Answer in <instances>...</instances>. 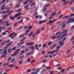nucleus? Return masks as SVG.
Masks as SVG:
<instances>
[{"label": "nucleus", "mask_w": 74, "mask_h": 74, "mask_svg": "<svg viewBox=\"0 0 74 74\" xmlns=\"http://www.w3.org/2000/svg\"><path fill=\"white\" fill-rule=\"evenodd\" d=\"M11 45V43H10V44L6 45V47L4 48V50L1 53V56L0 57L1 58H5V55H6V54L7 53L8 51L7 50H6V49H7L8 47H10Z\"/></svg>", "instance_id": "nucleus-1"}, {"label": "nucleus", "mask_w": 74, "mask_h": 74, "mask_svg": "<svg viewBox=\"0 0 74 74\" xmlns=\"http://www.w3.org/2000/svg\"><path fill=\"white\" fill-rule=\"evenodd\" d=\"M58 44L59 45H60V46H62L64 45V42H62V41L61 40L58 42Z\"/></svg>", "instance_id": "nucleus-2"}, {"label": "nucleus", "mask_w": 74, "mask_h": 74, "mask_svg": "<svg viewBox=\"0 0 74 74\" xmlns=\"http://www.w3.org/2000/svg\"><path fill=\"white\" fill-rule=\"evenodd\" d=\"M53 21L52 20H50L48 22L46 23L47 25H51L52 24H53Z\"/></svg>", "instance_id": "nucleus-3"}, {"label": "nucleus", "mask_w": 74, "mask_h": 74, "mask_svg": "<svg viewBox=\"0 0 74 74\" xmlns=\"http://www.w3.org/2000/svg\"><path fill=\"white\" fill-rule=\"evenodd\" d=\"M71 21V23H73V22H74V18H72L69 19V20L66 23V24H68V23H69Z\"/></svg>", "instance_id": "nucleus-4"}, {"label": "nucleus", "mask_w": 74, "mask_h": 74, "mask_svg": "<svg viewBox=\"0 0 74 74\" xmlns=\"http://www.w3.org/2000/svg\"><path fill=\"white\" fill-rule=\"evenodd\" d=\"M8 67L10 68H11V69H12L14 68V67H15V65L13 64H10L9 65Z\"/></svg>", "instance_id": "nucleus-5"}, {"label": "nucleus", "mask_w": 74, "mask_h": 74, "mask_svg": "<svg viewBox=\"0 0 74 74\" xmlns=\"http://www.w3.org/2000/svg\"><path fill=\"white\" fill-rule=\"evenodd\" d=\"M51 37H52V39H53V40L55 39V38H59V36H54V35L52 36H51Z\"/></svg>", "instance_id": "nucleus-6"}, {"label": "nucleus", "mask_w": 74, "mask_h": 74, "mask_svg": "<svg viewBox=\"0 0 74 74\" xmlns=\"http://www.w3.org/2000/svg\"><path fill=\"white\" fill-rule=\"evenodd\" d=\"M15 18H16V17L15 16H13V17L10 16L9 19H10V20H12V21H13V20H14V19H15Z\"/></svg>", "instance_id": "nucleus-7"}, {"label": "nucleus", "mask_w": 74, "mask_h": 74, "mask_svg": "<svg viewBox=\"0 0 74 74\" xmlns=\"http://www.w3.org/2000/svg\"><path fill=\"white\" fill-rule=\"evenodd\" d=\"M38 69V70L36 72V73H34V72H32L30 74H37V73H39V72H40V70L39 69Z\"/></svg>", "instance_id": "nucleus-8"}, {"label": "nucleus", "mask_w": 74, "mask_h": 74, "mask_svg": "<svg viewBox=\"0 0 74 74\" xmlns=\"http://www.w3.org/2000/svg\"><path fill=\"white\" fill-rule=\"evenodd\" d=\"M21 15V13H19L18 14H16L15 15V17L16 18L18 16H20Z\"/></svg>", "instance_id": "nucleus-9"}, {"label": "nucleus", "mask_w": 74, "mask_h": 74, "mask_svg": "<svg viewBox=\"0 0 74 74\" xmlns=\"http://www.w3.org/2000/svg\"><path fill=\"white\" fill-rule=\"evenodd\" d=\"M35 48H36V49H37L38 51L39 50V47L38 46V44H36L35 46Z\"/></svg>", "instance_id": "nucleus-10"}, {"label": "nucleus", "mask_w": 74, "mask_h": 74, "mask_svg": "<svg viewBox=\"0 0 74 74\" xmlns=\"http://www.w3.org/2000/svg\"><path fill=\"white\" fill-rule=\"evenodd\" d=\"M29 5H27V6L24 7L25 10H29V8H28V7H29Z\"/></svg>", "instance_id": "nucleus-11"}, {"label": "nucleus", "mask_w": 74, "mask_h": 74, "mask_svg": "<svg viewBox=\"0 0 74 74\" xmlns=\"http://www.w3.org/2000/svg\"><path fill=\"white\" fill-rule=\"evenodd\" d=\"M57 45V44H54L53 45H52L51 47L50 48L52 49H53V48L55 47Z\"/></svg>", "instance_id": "nucleus-12"}, {"label": "nucleus", "mask_w": 74, "mask_h": 74, "mask_svg": "<svg viewBox=\"0 0 74 74\" xmlns=\"http://www.w3.org/2000/svg\"><path fill=\"white\" fill-rule=\"evenodd\" d=\"M14 34H15V33H14V32H13V33H12L10 34L9 35V37H12V36H14Z\"/></svg>", "instance_id": "nucleus-13"}, {"label": "nucleus", "mask_w": 74, "mask_h": 74, "mask_svg": "<svg viewBox=\"0 0 74 74\" xmlns=\"http://www.w3.org/2000/svg\"><path fill=\"white\" fill-rule=\"evenodd\" d=\"M8 32V30H7L6 31H5V32H3L2 33V35H3V36H4L5 35H6V34H7V33H6L7 32Z\"/></svg>", "instance_id": "nucleus-14"}, {"label": "nucleus", "mask_w": 74, "mask_h": 74, "mask_svg": "<svg viewBox=\"0 0 74 74\" xmlns=\"http://www.w3.org/2000/svg\"><path fill=\"white\" fill-rule=\"evenodd\" d=\"M13 12H14V11L13 10H12V11H11L10 12H9L8 14V15H11V14L13 13Z\"/></svg>", "instance_id": "nucleus-15"}, {"label": "nucleus", "mask_w": 74, "mask_h": 74, "mask_svg": "<svg viewBox=\"0 0 74 74\" xmlns=\"http://www.w3.org/2000/svg\"><path fill=\"white\" fill-rule=\"evenodd\" d=\"M24 52H25V51H22L21 52V53L20 54V56H22V55L23 54V53H24Z\"/></svg>", "instance_id": "nucleus-16"}, {"label": "nucleus", "mask_w": 74, "mask_h": 74, "mask_svg": "<svg viewBox=\"0 0 74 74\" xmlns=\"http://www.w3.org/2000/svg\"><path fill=\"white\" fill-rule=\"evenodd\" d=\"M26 37H24L23 38H22L20 40V41H21V42H22V41H24V40H25V39H26Z\"/></svg>", "instance_id": "nucleus-17"}, {"label": "nucleus", "mask_w": 74, "mask_h": 74, "mask_svg": "<svg viewBox=\"0 0 74 74\" xmlns=\"http://www.w3.org/2000/svg\"><path fill=\"white\" fill-rule=\"evenodd\" d=\"M4 23H5V24H8V21H5V22H1V23H2V24H4Z\"/></svg>", "instance_id": "nucleus-18"}, {"label": "nucleus", "mask_w": 74, "mask_h": 74, "mask_svg": "<svg viewBox=\"0 0 74 74\" xmlns=\"http://www.w3.org/2000/svg\"><path fill=\"white\" fill-rule=\"evenodd\" d=\"M47 10V8H45L42 10V11L43 12H45V11H46Z\"/></svg>", "instance_id": "nucleus-19"}, {"label": "nucleus", "mask_w": 74, "mask_h": 74, "mask_svg": "<svg viewBox=\"0 0 74 74\" xmlns=\"http://www.w3.org/2000/svg\"><path fill=\"white\" fill-rule=\"evenodd\" d=\"M67 33H65L64 34L63 36H61V37L62 38H63L64 37H65V36H67Z\"/></svg>", "instance_id": "nucleus-20"}, {"label": "nucleus", "mask_w": 74, "mask_h": 74, "mask_svg": "<svg viewBox=\"0 0 74 74\" xmlns=\"http://www.w3.org/2000/svg\"><path fill=\"white\" fill-rule=\"evenodd\" d=\"M61 33L62 32H58L56 34V35L57 36L58 35H59V34H61Z\"/></svg>", "instance_id": "nucleus-21"}, {"label": "nucleus", "mask_w": 74, "mask_h": 74, "mask_svg": "<svg viewBox=\"0 0 74 74\" xmlns=\"http://www.w3.org/2000/svg\"><path fill=\"white\" fill-rule=\"evenodd\" d=\"M15 61V59L14 58H13L10 61V63H14V62Z\"/></svg>", "instance_id": "nucleus-22"}, {"label": "nucleus", "mask_w": 74, "mask_h": 74, "mask_svg": "<svg viewBox=\"0 0 74 74\" xmlns=\"http://www.w3.org/2000/svg\"><path fill=\"white\" fill-rule=\"evenodd\" d=\"M52 44V42H49L48 43V46H51V44Z\"/></svg>", "instance_id": "nucleus-23"}, {"label": "nucleus", "mask_w": 74, "mask_h": 74, "mask_svg": "<svg viewBox=\"0 0 74 74\" xmlns=\"http://www.w3.org/2000/svg\"><path fill=\"white\" fill-rule=\"evenodd\" d=\"M29 48H25V52H27L29 51Z\"/></svg>", "instance_id": "nucleus-24"}, {"label": "nucleus", "mask_w": 74, "mask_h": 74, "mask_svg": "<svg viewBox=\"0 0 74 74\" xmlns=\"http://www.w3.org/2000/svg\"><path fill=\"white\" fill-rule=\"evenodd\" d=\"M18 54V52L16 53L15 54H14L13 55V56H15Z\"/></svg>", "instance_id": "nucleus-25"}, {"label": "nucleus", "mask_w": 74, "mask_h": 74, "mask_svg": "<svg viewBox=\"0 0 74 74\" xmlns=\"http://www.w3.org/2000/svg\"><path fill=\"white\" fill-rule=\"evenodd\" d=\"M64 32H62L58 36V37H59L60 38L61 36H62V34H64Z\"/></svg>", "instance_id": "nucleus-26"}, {"label": "nucleus", "mask_w": 74, "mask_h": 74, "mask_svg": "<svg viewBox=\"0 0 74 74\" xmlns=\"http://www.w3.org/2000/svg\"><path fill=\"white\" fill-rule=\"evenodd\" d=\"M28 2L27 1H26L25 2H24L23 3V5H25V4H27Z\"/></svg>", "instance_id": "nucleus-27"}, {"label": "nucleus", "mask_w": 74, "mask_h": 74, "mask_svg": "<svg viewBox=\"0 0 74 74\" xmlns=\"http://www.w3.org/2000/svg\"><path fill=\"white\" fill-rule=\"evenodd\" d=\"M33 34V32H31L29 35V37H31V36H32Z\"/></svg>", "instance_id": "nucleus-28"}, {"label": "nucleus", "mask_w": 74, "mask_h": 74, "mask_svg": "<svg viewBox=\"0 0 74 74\" xmlns=\"http://www.w3.org/2000/svg\"><path fill=\"white\" fill-rule=\"evenodd\" d=\"M7 15H4L3 16V18H4V19H6L7 18Z\"/></svg>", "instance_id": "nucleus-29"}, {"label": "nucleus", "mask_w": 74, "mask_h": 74, "mask_svg": "<svg viewBox=\"0 0 74 74\" xmlns=\"http://www.w3.org/2000/svg\"><path fill=\"white\" fill-rule=\"evenodd\" d=\"M29 45L32 46L33 45V42H31L30 43H29Z\"/></svg>", "instance_id": "nucleus-30"}, {"label": "nucleus", "mask_w": 74, "mask_h": 74, "mask_svg": "<svg viewBox=\"0 0 74 74\" xmlns=\"http://www.w3.org/2000/svg\"><path fill=\"white\" fill-rule=\"evenodd\" d=\"M47 62V60H43L42 61H41L40 62V63H41L42 62Z\"/></svg>", "instance_id": "nucleus-31"}, {"label": "nucleus", "mask_w": 74, "mask_h": 74, "mask_svg": "<svg viewBox=\"0 0 74 74\" xmlns=\"http://www.w3.org/2000/svg\"><path fill=\"white\" fill-rule=\"evenodd\" d=\"M4 41L5 43H9L10 42V40H8L7 41L6 40H5Z\"/></svg>", "instance_id": "nucleus-32"}, {"label": "nucleus", "mask_w": 74, "mask_h": 74, "mask_svg": "<svg viewBox=\"0 0 74 74\" xmlns=\"http://www.w3.org/2000/svg\"><path fill=\"white\" fill-rule=\"evenodd\" d=\"M59 49H56L55 50L53 51V52H57L58 51H59Z\"/></svg>", "instance_id": "nucleus-33"}, {"label": "nucleus", "mask_w": 74, "mask_h": 74, "mask_svg": "<svg viewBox=\"0 0 74 74\" xmlns=\"http://www.w3.org/2000/svg\"><path fill=\"white\" fill-rule=\"evenodd\" d=\"M38 15V13L37 12H36L35 13V14H33V16H37Z\"/></svg>", "instance_id": "nucleus-34"}, {"label": "nucleus", "mask_w": 74, "mask_h": 74, "mask_svg": "<svg viewBox=\"0 0 74 74\" xmlns=\"http://www.w3.org/2000/svg\"><path fill=\"white\" fill-rule=\"evenodd\" d=\"M16 34L15 33V34L14 35V36H13L11 37V38L12 39L14 38L15 37V36H16Z\"/></svg>", "instance_id": "nucleus-35"}, {"label": "nucleus", "mask_w": 74, "mask_h": 74, "mask_svg": "<svg viewBox=\"0 0 74 74\" xmlns=\"http://www.w3.org/2000/svg\"><path fill=\"white\" fill-rule=\"evenodd\" d=\"M51 69V67H48L46 68V70H49Z\"/></svg>", "instance_id": "nucleus-36"}, {"label": "nucleus", "mask_w": 74, "mask_h": 74, "mask_svg": "<svg viewBox=\"0 0 74 74\" xmlns=\"http://www.w3.org/2000/svg\"><path fill=\"white\" fill-rule=\"evenodd\" d=\"M65 26H66V25L65 24L62 25L61 27V29H63V28H64V27Z\"/></svg>", "instance_id": "nucleus-37"}, {"label": "nucleus", "mask_w": 74, "mask_h": 74, "mask_svg": "<svg viewBox=\"0 0 74 74\" xmlns=\"http://www.w3.org/2000/svg\"><path fill=\"white\" fill-rule=\"evenodd\" d=\"M22 22H23V20H21L18 21V23H22Z\"/></svg>", "instance_id": "nucleus-38"}, {"label": "nucleus", "mask_w": 74, "mask_h": 74, "mask_svg": "<svg viewBox=\"0 0 74 74\" xmlns=\"http://www.w3.org/2000/svg\"><path fill=\"white\" fill-rule=\"evenodd\" d=\"M16 49V47H14L13 48H12V51H14L15 49Z\"/></svg>", "instance_id": "nucleus-39"}, {"label": "nucleus", "mask_w": 74, "mask_h": 74, "mask_svg": "<svg viewBox=\"0 0 74 74\" xmlns=\"http://www.w3.org/2000/svg\"><path fill=\"white\" fill-rule=\"evenodd\" d=\"M64 71H65V69H64L61 70V72L62 73L64 72Z\"/></svg>", "instance_id": "nucleus-40"}, {"label": "nucleus", "mask_w": 74, "mask_h": 74, "mask_svg": "<svg viewBox=\"0 0 74 74\" xmlns=\"http://www.w3.org/2000/svg\"><path fill=\"white\" fill-rule=\"evenodd\" d=\"M10 70H11V69H9L8 70L5 71V72H8V71H10Z\"/></svg>", "instance_id": "nucleus-41"}, {"label": "nucleus", "mask_w": 74, "mask_h": 74, "mask_svg": "<svg viewBox=\"0 0 74 74\" xmlns=\"http://www.w3.org/2000/svg\"><path fill=\"white\" fill-rule=\"evenodd\" d=\"M18 24V23H14V25L13 26V27H16V25Z\"/></svg>", "instance_id": "nucleus-42"}, {"label": "nucleus", "mask_w": 74, "mask_h": 74, "mask_svg": "<svg viewBox=\"0 0 74 74\" xmlns=\"http://www.w3.org/2000/svg\"><path fill=\"white\" fill-rule=\"evenodd\" d=\"M9 11H10V10H7V11H6V12H5V13H4V14H7V13H8V12H9Z\"/></svg>", "instance_id": "nucleus-43"}, {"label": "nucleus", "mask_w": 74, "mask_h": 74, "mask_svg": "<svg viewBox=\"0 0 74 74\" xmlns=\"http://www.w3.org/2000/svg\"><path fill=\"white\" fill-rule=\"evenodd\" d=\"M50 5V4H46L45 5V6L46 7H48Z\"/></svg>", "instance_id": "nucleus-44"}, {"label": "nucleus", "mask_w": 74, "mask_h": 74, "mask_svg": "<svg viewBox=\"0 0 74 74\" xmlns=\"http://www.w3.org/2000/svg\"><path fill=\"white\" fill-rule=\"evenodd\" d=\"M21 51V49H18V50H16L15 52H19V51Z\"/></svg>", "instance_id": "nucleus-45"}, {"label": "nucleus", "mask_w": 74, "mask_h": 74, "mask_svg": "<svg viewBox=\"0 0 74 74\" xmlns=\"http://www.w3.org/2000/svg\"><path fill=\"white\" fill-rule=\"evenodd\" d=\"M64 18H65V19H68L69 18V16H65L64 17Z\"/></svg>", "instance_id": "nucleus-46"}, {"label": "nucleus", "mask_w": 74, "mask_h": 74, "mask_svg": "<svg viewBox=\"0 0 74 74\" xmlns=\"http://www.w3.org/2000/svg\"><path fill=\"white\" fill-rule=\"evenodd\" d=\"M32 54V53H29L27 54L26 55V56H29V55H30Z\"/></svg>", "instance_id": "nucleus-47"}, {"label": "nucleus", "mask_w": 74, "mask_h": 74, "mask_svg": "<svg viewBox=\"0 0 74 74\" xmlns=\"http://www.w3.org/2000/svg\"><path fill=\"white\" fill-rule=\"evenodd\" d=\"M59 52H58L56 54H55V55H53V57H54V56H56V55H58V54H59Z\"/></svg>", "instance_id": "nucleus-48"}, {"label": "nucleus", "mask_w": 74, "mask_h": 74, "mask_svg": "<svg viewBox=\"0 0 74 74\" xmlns=\"http://www.w3.org/2000/svg\"><path fill=\"white\" fill-rule=\"evenodd\" d=\"M46 71V69H43L42 71L40 72V73H42L43 72H44V71Z\"/></svg>", "instance_id": "nucleus-49"}, {"label": "nucleus", "mask_w": 74, "mask_h": 74, "mask_svg": "<svg viewBox=\"0 0 74 74\" xmlns=\"http://www.w3.org/2000/svg\"><path fill=\"white\" fill-rule=\"evenodd\" d=\"M35 61V60H34L32 61L30 63L32 64V63H34V61Z\"/></svg>", "instance_id": "nucleus-50"}, {"label": "nucleus", "mask_w": 74, "mask_h": 74, "mask_svg": "<svg viewBox=\"0 0 74 74\" xmlns=\"http://www.w3.org/2000/svg\"><path fill=\"white\" fill-rule=\"evenodd\" d=\"M11 60V57H10V58H8V61H10V60Z\"/></svg>", "instance_id": "nucleus-51"}, {"label": "nucleus", "mask_w": 74, "mask_h": 74, "mask_svg": "<svg viewBox=\"0 0 74 74\" xmlns=\"http://www.w3.org/2000/svg\"><path fill=\"white\" fill-rule=\"evenodd\" d=\"M74 15V14H70V16H71V17H72V16H73Z\"/></svg>", "instance_id": "nucleus-52"}, {"label": "nucleus", "mask_w": 74, "mask_h": 74, "mask_svg": "<svg viewBox=\"0 0 74 74\" xmlns=\"http://www.w3.org/2000/svg\"><path fill=\"white\" fill-rule=\"evenodd\" d=\"M24 35H22L20 36V38H23L24 37Z\"/></svg>", "instance_id": "nucleus-53"}, {"label": "nucleus", "mask_w": 74, "mask_h": 74, "mask_svg": "<svg viewBox=\"0 0 74 74\" xmlns=\"http://www.w3.org/2000/svg\"><path fill=\"white\" fill-rule=\"evenodd\" d=\"M34 47L32 46L30 48L31 49V50H33V49H34Z\"/></svg>", "instance_id": "nucleus-54"}, {"label": "nucleus", "mask_w": 74, "mask_h": 74, "mask_svg": "<svg viewBox=\"0 0 74 74\" xmlns=\"http://www.w3.org/2000/svg\"><path fill=\"white\" fill-rule=\"evenodd\" d=\"M22 11V9H20L17 11L16 12H20V11Z\"/></svg>", "instance_id": "nucleus-55"}, {"label": "nucleus", "mask_w": 74, "mask_h": 74, "mask_svg": "<svg viewBox=\"0 0 74 74\" xmlns=\"http://www.w3.org/2000/svg\"><path fill=\"white\" fill-rule=\"evenodd\" d=\"M24 57H25V56H23L20 57H19V59H22V58H23Z\"/></svg>", "instance_id": "nucleus-56"}, {"label": "nucleus", "mask_w": 74, "mask_h": 74, "mask_svg": "<svg viewBox=\"0 0 74 74\" xmlns=\"http://www.w3.org/2000/svg\"><path fill=\"white\" fill-rule=\"evenodd\" d=\"M66 40V38H64L62 39V41H64Z\"/></svg>", "instance_id": "nucleus-57"}, {"label": "nucleus", "mask_w": 74, "mask_h": 74, "mask_svg": "<svg viewBox=\"0 0 74 74\" xmlns=\"http://www.w3.org/2000/svg\"><path fill=\"white\" fill-rule=\"evenodd\" d=\"M18 68H19V67H18V66H16L15 68V69L17 70V69H18Z\"/></svg>", "instance_id": "nucleus-58"}, {"label": "nucleus", "mask_w": 74, "mask_h": 74, "mask_svg": "<svg viewBox=\"0 0 74 74\" xmlns=\"http://www.w3.org/2000/svg\"><path fill=\"white\" fill-rule=\"evenodd\" d=\"M57 69H58V70H62V67H60L58 68H57Z\"/></svg>", "instance_id": "nucleus-59"}, {"label": "nucleus", "mask_w": 74, "mask_h": 74, "mask_svg": "<svg viewBox=\"0 0 74 74\" xmlns=\"http://www.w3.org/2000/svg\"><path fill=\"white\" fill-rule=\"evenodd\" d=\"M56 15V13H53L51 15L52 16H54V15Z\"/></svg>", "instance_id": "nucleus-60"}, {"label": "nucleus", "mask_w": 74, "mask_h": 74, "mask_svg": "<svg viewBox=\"0 0 74 74\" xmlns=\"http://www.w3.org/2000/svg\"><path fill=\"white\" fill-rule=\"evenodd\" d=\"M28 28L29 29H32V28H33V27L32 26H30Z\"/></svg>", "instance_id": "nucleus-61"}, {"label": "nucleus", "mask_w": 74, "mask_h": 74, "mask_svg": "<svg viewBox=\"0 0 74 74\" xmlns=\"http://www.w3.org/2000/svg\"><path fill=\"white\" fill-rule=\"evenodd\" d=\"M54 73V72L53 71H52L50 73V74H53Z\"/></svg>", "instance_id": "nucleus-62"}, {"label": "nucleus", "mask_w": 74, "mask_h": 74, "mask_svg": "<svg viewBox=\"0 0 74 74\" xmlns=\"http://www.w3.org/2000/svg\"><path fill=\"white\" fill-rule=\"evenodd\" d=\"M53 51L52 52L51 51V53H50V54L51 55H53Z\"/></svg>", "instance_id": "nucleus-63"}, {"label": "nucleus", "mask_w": 74, "mask_h": 74, "mask_svg": "<svg viewBox=\"0 0 74 74\" xmlns=\"http://www.w3.org/2000/svg\"><path fill=\"white\" fill-rule=\"evenodd\" d=\"M59 48H60V46H58L56 47V49H59Z\"/></svg>", "instance_id": "nucleus-64"}]
</instances>
